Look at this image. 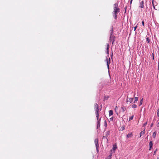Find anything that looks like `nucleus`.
<instances>
[{"mask_svg": "<svg viewBox=\"0 0 159 159\" xmlns=\"http://www.w3.org/2000/svg\"><path fill=\"white\" fill-rule=\"evenodd\" d=\"M138 100V98H137V97H135L134 101V103H135V102L137 101Z\"/></svg>", "mask_w": 159, "mask_h": 159, "instance_id": "obj_16", "label": "nucleus"}, {"mask_svg": "<svg viewBox=\"0 0 159 159\" xmlns=\"http://www.w3.org/2000/svg\"><path fill=\"white\" fill-rule=\"evenodd\" d=\"M117 147L116 144H113L112 149L110 151V153L112 154L115 153V150L117 149Z\"/></svg>", "mask_w": 159, "mask_h": 159, "instance_id": "obj_4", "label": "nucleus"}, {"mask_svg": "<svg viewBox=\"0 0 159 159\" xmlns=\"http://www.w3.org/2000/svg\"><path fill=\"white\" fill-rule=\"evenodd\" d=\"M153 6V8L154 9H155V5H154V6Z\"/></svg>", "mask_w": 159, "mask_h": 159, "instance_id": "obj_32", "label": "nucleus"}, {"mask_svg": "<svg viewBox=\"0 0 159 159\" xmlns=\"http://www.w3.org/2000/svg\"><path fill=\"white\" fill-rule=\"evenodd\" d=\"M140 6L139 7L141 8H143L144 6V2L142 1L140 2Z\"/></svg>", "mask_w": 159, "mask_h": 159, "instance_id": "obj_8", "label": "nucleus"}, {"mask_svg": "<svg viewBox=\"0 0 159 159\" xmlns=\"http://www.w3.org/2000/svg\"><path fill=\"white\" fill-rule=\"evenodd\" d=\"M122 129H124V127H123V128H122Z\"/></svg>", "mask_w": 159, "mask_h": 159, "instance_id": "obj_37", "label": "nucleus"}, {"mask_svg": "<svg viewBox=\"0 0 159 159\" xmlns=\"http://www.w3.org/2000/svg\"><path fill=\"white\" fill-rule=\"evenodd\" d=\"M152 125H153V124H152L151 125V127H152Z\"/></svg>", "mask_w": 159, "mask_h": 159, "instance_id": "obj_34", "label": "nucleus"}, {"mask_svg": "<svg viewBox=\"0 0 159 159\" xmlns=\"http://www.w3.org/2000/svg\"><path fill=\"white\" fill-rule=\"evenodd\" d=\"M118 108L117 107V106H116L115 108V111L116 112V111L118 110Z\"/></svg>", "mask_w": 159, "mask_h": 159, "instance_id": "obj_24", "label": "nucleus"}, {"mask_svg": "<svg viewBox=\"0 0 159 159\" xmlns=\"http://www.w3.org/2000/svg\"><path fill=\"white\" fill-rule=\"evenodd\" d=\"M106 62L107 63L108 69H109V64H110V58H109V59L107 58V59L106 60Z\"/></svg>", "mask_w": 159, "mask_h": 159, "instance_id": "obj_6", "label": "nucleus"}, {"mask_svg": "<svg viewBox=\"0 0 159 159\" xmlns=\"http://www.w3.org/2000/svg\"><path fill=\"white\" fill-rule=\"evenodd\" d=\"M137 107V105L135 104H133L132 105V107L133 108H135Z\"/></svg>", "mask_w": 159, "mask_h": 159, "instance_id": "obj_18", "label": "nucleus"}, {"mask_svg": "<svg viewBox=\"0 0 159 159\" xmlns=\"http://www.w3.org/2000/svg\"><path fill=\"white\" fill-rule=\"evenodd\" d=\"M113 29L111 30V35L110 37V40L111 41H112V44L114 40V36L113 35Z\"/></svg>", "mask_w": 159, "mask_h": 159, "instance_id": "obj_3", "label": "nucleus"}, {"mask_svg": "<svg viewBox=\"0 0 159 159\" xmlns=\"http://www.w3.org/2000/svg\"><path fill=\"white\" fill-rule=\"evenodd\" d=\"M107 51L106 53L107 54H109V45L108 44H107Z\"/></svg>", "mask_w": 159, "mask_h": 159, "instance_id": "obj_9", "label": "nucleus"}, {"mask_svg": "<svg viewBox=\"0 0 159 159\" xmlns=\"http://www.w3.org/2000/svg\"><path fill=\"white\" fill-rule=\"evenodd\" d=\"M133 100V98H127L126 100L127 102H129L130 103H131Z\"/></svg>", "mask_w": 159, "mask_h": 159, "instance_id": "obj_7", "label": "nucleus"}, {"mask_svg": "<svg viewBox=\"0 0 159 159\" xmlns=\"http://www.w3.org/2000/svg\"><path fill=\"white\" fill-rule=\"evenodd\" d=\"M149 147H150L149 150H150L151 149V148H152V145H153V143H152V141H150L149 142Z\"/></svg>", "mask_w": 159, "mask_h": 159, "instance_id": "obj_10", "label": "nucleus"}, {"mask_svg": "<svg viewBox=\"0 0 159 159\" xmlns=\"http://www.w3.org/2000/svg\"><path fill=\"white\" fill-rule=\"evenodd\" d=\"M157 115L158 116H159V109L157 110Z\"/></svg>", "mask_w": 159, "mask_h": 159, "instance_id": "obj_25", "label": "nucleus"}, {"mask_svg": "<svg viewBox=\"0 0 159 159\" xmlns=\"http://www.w3.org/2000/svg\"><path fill=\"white\" fill-rule=\"evenodd\" d=\"M147 42L148 43H149V40L148 38H147Z\"/></svg>", "mask_w": 159, "mask_h": 159, "instance_id": "obj_21", "label": "nucleus"}, {"mask_svg": "<svg viewBox=\"0 0 159 159\" xmlns=\"http://www.w3.org/2000/svg\"><path fill=\"white\" fill-rule=\"evenodd\" d=\"M112 154L110 153V155L107 157L106 159H111Z\"/></svg>", "mask_w": 159, "mask_h": 159, "instance_id": "obj_12", "label": "nucleus"}, {"mask_svg": "<svg viewBox=\"0 0 159 159\" xmlns=\"http://www.w3.org/2000/svg\"><path fill=\"white\" fill-rule=\"evenodd\" d=\"M152 1H153V2H154V0H152Z\"/></svg>", "mask_w": 159, "mask_h": 159, "instance_id": "obj_38", "label": "nucleus"}, {"mask_svg": "<svg viewBox=\"0 0 159 159\" xmlns=\"http://www.w3.org/2000/svg\"><path fill=\"white\" fill-rule=\"evenodd\" d=\"M158 69H159V62L158 63Z\"/></svg>", "mask_w": 159, "mask_h": 159, "instance_id": "obj_33", "label": "nucleus"}, {"mask_svg": "<svg viewBox=\"0 0 159 159\" xmlns=\"http://www.w3.org/2000/svg\"><path fill=\"white\" fill-rule=\"evenodd\" d=\"M105 126H107V123H106V121H105Z\"/></svg>", "mask_w": 159, "mask_h": 159, "instance_id": "obj_30", "label": "nucleus"}, {"mask_svg": "<svg viewBox=\"0 0 159 159\" xmlns=\"http://www.w3.org/2000/svg\"><path fill=\"white\" fill-rule=\"evenodd\" d=\"M152 4L153 6L154 5V2L152 1Z\"/></svg>", "mask_w": 159, "mask_h": 159, "instance_id": "obj_27", "label": "nucleus"}, {"mask_svg": "<svg viewBox=\"0 0 159 159\" xmlns=\"http://www.w3.org/2000/svg\"><path fill=\"white\" fill-rule=\"evenodd\" d=\"M137 27V25H136L134 27V31H135L136 30V29Z\"/></svg>", "mask_w": 159, "mask_h": 159, "instance_id": "obj_22", "label": "nucleus"}, {"mask_svg": "<svg viewBox=\"0 0 159 159\" xmlns=\"http://www.w3.org/2000/svg\"><path fill=\"white\" fill-rule=\"evenodd\" d=\"M145 132H144V131H142L141 133H140V137L141 136V135L142 134H144Z\"/></svg>", "mask_w": 159, "mask_h": 159, "instance_id": "obj_20", "label": "nucleus"}, {"mask_svg": "<svg viewBox=\"0 0 159 159\" xmlns=\"http://www.w3.org/2000/svg\"><path fill=\"white\" fill-rule=\"evenodd\" d=\"M132 136V133H131L129 134H127L126 135V137H127V138H128L129 137H131Z\"/></svg>", "mask_w": 159, "mask_h": 159, "instance_id": "obj_11", "label": "nucleus"}, {"mask_svg": "<svg viewBox=\"0 0 159 159\" xmlns=\"http://www.w3.org/2000/svg\"><path fill=\"white\" fill-rule=\"evenodd\" d=\"M132 0H131V2H130V3H131V2H132Z\"/></svg>", "mask_w": 159, "mask_h": 159, "instance_id": "obj_35", "label": "nucleus"}, {"mask_svg": "<svg viewBox=\"0 0 159 159\" xmlns=\"http://www.w3.org/2000/svg\"><path fill=\"white\" fill-rule=\"evenodd\" d=\"M156 151H157V150H156L155 151H154V154H155Z\"/></svg>", "mask_w": 159, "mask_h": 159, "instance_id": "obj_29", "label": "nucleus"}, {"mask_svg": "<svg viewBox=\"0 0 159 159\" xmlns=\"http://www.w3.org/2000/svg\"><path fill=\"white\" fill-rule=\"evenodd\" d=\"M108 98V96H105L104 97V100H107V99Z\"/></svg>", "mask_w": 159, "mask_h": 159, "instance_id": "obj_19", "label": "nucleus"}, {"mask_svg": "<svg viewBox=\"0 0 159 159\" xmlns=\"http://www.w3.org/2000/svg\"><path fill=\"white\" fill-rule=\"evenodd\" d=\"M121 109L123 112H124L126 110V108L125 107H121Z\"/></svg>", "mask_w": 159, "mask_h": 159, "instance_id": "obj_14", "label": "nucleus"}, {"mask_svg": "<svg viewBox=\"0 0 159 159\" xmlns=\"http://www.w3.org/2000/svg\"><path fill=\"white\" fill-rule=\"evenodd\" d=\"M94 142H95V145L96 146L97 152H98V151H99V150H98V148L99 147V145H98V139H95Z\"/></svg>", "mask_w": 159, "mask_h": 159, "instance_id": "obj_5", "label": "nucleus"}, {"mask_svg": "<svg viewBox=\"0 0 159 159\" xmlns=\"http://www.w3.org/2000/svg\"><path fill=\"white\" fill-rule=\"evenodd\" d=\"M147 124V122H146L143 124V125L144 126H146V125Z\"/></svg>", "mask_w": 159, "mask_h": 159, "instance_id": "obj_28", "label": "nucleus"}, {"mask_svg": "<svg viewBox=\"0 0 159 159\" xmlns=\"http://www.w3.org/2000/svg\"><path fill=\"white\" fill-rule=\"evenodd\" d=\"M94 108L95 109V114L97 118V128H98V127H100V120L101 119V118H100L99 119V110L98 109V105L97 104L95 103L94 104Z\"/></svg>", "mask_w": 159, "mask_h": 159, "instance_id": "obj_1", "label": "nucleus"}, {"mask_svg": "<svg viewBox=\"0 0 159 159\" xmlns=\"http://www.w3.org/2000/svg\"><path fill=\"white\" fill-rule=\"evenodd\" d=\"M133 117H134V116H132L130 117L129 118V121H130L131 120H132L133 118Z\"/></svg>", "mask_w": 159, "mask_h": 159, "instance_id": "obj_17", "label": "nucleus"}, {"mask_svg": "<svg viewBox=\"0 0 159 159\" xmlns=\"http://www.w3.org/2000/svg\"><path fill=\"white\" fill-rule=\"evenodd\" d=\"M118 4L117 3H115L114 4V10L113 12V16L115 19H116L117 14L120 11V9L118 7Z\"/></svg>", "mask_w": 159, "mask_h": 159, "instance_id": "obj_2", "label": "nucleus"}, {"mask_svg": "<svg viewBox=\"0 0 159 159\" xmlns=\"http://www.w3.org/2000/svg\"><path fill=\"white\" fill-rule=\"evenodd\" d=\"M142 25L144 26V22L143 21L142 22Z\"/></svg>", "mask_w": 159, "mask_h": 159, "instance_id": "obj_26", "label": "nucleus"}, {"mask_svg": "<svg viewBox=\"0 0 159 159\" xmlns=\"http://www.w3.org/2000/svg\"><path fill=\"white\" fill-rule=\"evenodd\" d=\"M109 115L110 116H112L113 114V112L112 111L110 110L109 111Z\"/></svg>", "mask_w": 159, "mask_h": 159, "instance_id": "obj_13", "label": "nucleus"}, {"mask_svg": "<svg viewBox=\"0 0 159 159\" xmlns=\"http://www.w3.org/2000/svg\"><path fill=\"white\" fill-rule=\"evenodd\" d=\"M122 129H124V127H123V128H122Z\"/></svg>", "mask_w": 159, "mask_h": 159, "instance_id": "obj_36", "label": "nucleus"}, {"mask_svg": "<svg viewBox=\"0 0 159 159\" xmlns=\"http://www.w3.org/2000/svg\"><path fill=\"white\" fill-rule=\"evenodd\" d=\"M142 101H143V99H142L140 101V104L139 105V106H140L142 104Z\"/></svg>", "mask_w": 159, "mask_h": 159, "instance_id": "obj_23", "label": "nucleus"}, {"mask_svg": "<svg viewBox=\"0 0 159 159\" xmlns=\"http://www.w3.org/2000/svg\"><path fill=\"white\" fill-rule=\"evenodd\" d=\"M157 134L156 132H154L152 135V137L153 138H155L156 137V134Z\"/></svg>", "mask_w": 159, "mask_h": 159, "instance_id": "obj_15", "label": "nucleus"}, {"mask_svg": "<svg viewBox=\"0 0 159 159\" xmlns=\"http://www.w3.org/2000/svg\"><path fill=\"white\" fill-rule=\"evenodd\" d=\"M113 118H112H112H110V120H113Z\"/></svg>", "mask_w": 159, "mask_h": 159, "instance_id": "obj_31", "label": "nucleus"}]
</instances>
